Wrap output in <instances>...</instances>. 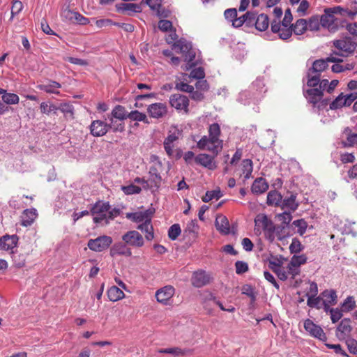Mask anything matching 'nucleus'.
<instances>
[{
	"label": "nucleus",
	"instance_id": "f257e3e1",
	"mask_svg": "<svg viewBox=\"0 0 357 357\" xmlns=\"http://www.w3.org/2000/svg\"><path fill=\"white\" fill-rule=\"evenodd\" d=\"M356 14L357 10L351 11L340 6L325 8L324 13L320 17L321 25L328 31L335 32L338 29L339 26H342V20L337 17V15L342 17H353Z\"/></svg>",
	"mask_w": 357,
	"mask_h": 357
},
{
	"label": "nucleus",
	"instance_id": "f03ea898",
	"mask_svg": "<svg viewBox=\"0 0 357 357\" xmlns=\"http://www.w3.org/2000/svg\"><path fill=\"white\" fill-rule=\"evenodd\" d=\"M279 227L275 228L273 221L264 213H259L255 218V228L254 231L255 234L260 235L262 232L264 233L265 237L271 242L275 240V236L278 240L282 241L287 234H280Z\"/></svg>",
	"mask_w": 357,
	"mask_h": 357
},
{
	"label": "nucleus",
	"instance_id": "7ed1b4c3",
	"mask_svg": "<svg viewBox=\"0 0 357 357\" xmlns=\"http://www.w3.org/2000/svg\"><path fill=\"white\" fill-rule=\"evenodd\" d=\"M121 212L120 208H111L109 204L104 202H98L91 208V215L93 222L101 225H107L110 220L119 216Z\"/></svg>",
	"mask_w": 357,
	"mask_h": 357
},
{
	"label": "nucleus",
	"instance_id": "20e7f679",
	"mask_svg": "<svg viewBox=\"0 0 357 357\" xmlns=\"http://www.w3.org/2000/svg\"><path fill=\"white\" fill-rule=\"evenodd\" d=\"M342 60L333 54H331L328 57L324 59H318L312 63V67L308 70L307 73V84L310 87L317 86L319 82V77L321 72L325 70L329 62H342Z\"/></svg>",
	"mask_w": 357,
	"mask_h": 357
},
{
	"label": "nucleus",
	"instance_id": "39448f33",
	"mask_svg": "<svg viewBox=\"0 0 357 357\" xmlns=\"http://www.w3.org/2000/svg\"><path fill=\"white\" fill-rule=\"evenodd\" d=\"M266 91L264 80L257 78L248 90L243 91L239 93L237 100L243 105L255 103L262 98L263 93Z\"/></svg>",
	"mask_w": 357,
	"mask_h": 357
},
{
	"label": "nucleus",
	"instance_id": "423d86ee",
	"mask_svg": "<svg viewBox=\"0 0 357 357\" xmlns=\"http://www.w3.org/2000/svg\"><path fill=\"white\" fill-rule=\"evenodd\" d=\"M151 165L149 171L148 183L152 190H158L162 183L160 172L162 169V164L158 156L151 155L150 157Z\"/></svg>",
	"mask_w": 357,
	"mask_h": 357
},
{
	"label": "nucleus",
	"instance_id": "0eeeda50",
	"mask_svg": "<svg viewBox=\"0 0 357 357\" xmlns=\"http://www.w3.org/2000/svg\"><path fill=\"white\" fill-rule=\"evenodd\" d=\"M174 50L177 52L183 54L184 56V61L188 66L186 67V70L192 68L197 63V60L195 59L196 52L192 48L191 43L187 41L184 38H181L174 44Z\"/></svg>",
	"mask_w": 357,
	"mask_h": 357
},
{
	"label": "nucleus",
	"instance_id": "6e6552de",
	"mask_svg": "<svg viewBox=\"0 0 357 357\" xmlns=\"http://www.w3.org/2000/svg\"><path fill=\"white\" fill-rule=\"evenodd\" d=\"M329 82L327 79L320 80L318 83L319 87H312V89H307L304 92L305 98L308 101L313 105L314 107L320 108L321 106H324L325 104L324 102H320L323 96L324 91H327Z\"/></svg>",
	"mask_w": 357,
	"mask_h": 357
},
{
	"label": "nucleus",
	"instance_id": "1a4fd4ad",
	"mask_svg": "<svg viewBox=\"0 0 357 357\" xmlns=\"http://www.w3.org/2000/svg\"><path fill=\"white\" fill-rule=\"evenodd\" d=\"M197 146L200 150H206L218 155L222 149L223 141L204 135L197 142Z\"/></svg>",
	"mask_w": 357,
	"mask_h": 357
},
{
	"label": "nucleus",
	"instance_id": "9d476101",
	"mask_svg": "<svg viewBox=\"0 0 357 357\" xmlns=\"http://www.w3.org/2000/svg\"><path fill=\"white\" fill-rule=\"evenodd\" d=\"M333 45L340 52H333L332 54L335 56H347L349 53L354 52L356 48V43L351 38H344L333 42Z\"/></svg>",
	"mask_w": 357,
	"mask_h": 357
},
{
	"label": "nucleus",
	"instance_id": "9b49d317",
	"mask_svg": "<svg viewBox=\"0 0 357 357\" xmlns=\"http://www.w3.org/2000/svg\"><path fill=\"white\" fill-rule=\"evenodd\" d=\"M271 29L272 33L278 34V38L281 40H287L292 35V26L284 25L276 20L272 21Z\"/></svg>",
	"mask_w": 357,
	"mask_h": 357
},
{
	"label": "nucleus",
	"instance_id": "f8f14e48",
	"mask_svg": "<svg viewBox=\"0 0 357 357\" xmlns=\"http://www.w3.org/2000/svg\"><path fill=\"white\" fill-rule=\"evenodd\" d=\"M217 155L213 154V155L207 153H199L195 158V162L197 165H199L204 168L209 170H214L217 168V162L215 158Z\"/></svg>",
	"mask_w": 357,
	"mask_h": 357
},
{
	"label": "nucleus",
	"instance_id": "ddd939ff",
	"mask_svg": "<svg viewBox=\"0 0 357 357\" xmlns=\"http://www.w3.org/2000/svg\"><path fill=\"white\" fill-rule=\"evenodd\" d=\"M304 328L311 336L317 338L319 340L326 341L327 340L324 330L309 319L305 321Z\"/></svg>",
	"mask_w": 357,
	"mask_h": 357
},
{
	"label": "nucleus",
	"instance_id": "4468645a",
	"mask_svg": "<svg viewBox=\"0 0 357 357\" xmlns=\"http://www.w3.org/2000/svg\"><path fill=\"white\" fill-rule=\"evenodd\" d=\"M112 243V239L108 236H100L95 239H91V250L102 252L107 250Z\"/></svg>",
	"mask_w": 357,
	"mask_h": 357
},
{
	"label": "nucleus",
	"instance_id": "2eb2a0df",
	"mask_svg": "<svg viewBox=\"0 0 357 357\" xmlns=\"http://www.w3.org/2000/svg\"><path fill=\"white\" fill-rule=\"evenodd\" d=\"M18 242V237L17 235H5L0 238V250H10L12 257L14 259L16 257L13 249L17 247Z\"/></svg>",
	"mask_w": 357,
	"mask_h": 357
},
{
	"label": "nucleus",
	"instance_id": "dca6fc26",
	"mask_svg": "<svg viewBox=\"0 0 357 357\" xmlns=\"http://www.w3.org/2000/svg\"><path fill=\"white\" fill-rule=\"evenodd\" d=\"M174 293L175 289L172 286H165L156 291L155 298L158 302L163 305H168Z\"/></svg>",
	"mask_w": 357,
	"mask_h": 357
},
{
	"label": "nucleus",
	"instance_id": "f3484780",
	"mask_svg": "<svg viewBox=\"0 0 357 357\" xmlns=\"http://www.w3.org/2000/svg\"><path fill=\"white\" fill-rule=\"evenodd\" d=\"M142 2L149 6L152 12L159 17H167L169 11L162 5V0H142Z\"/></svg>",
	"mask_w": 357,
	"mask_h": 357
},
{
	"label": "nucleus",
	"instance_id": "a211bd4d",
	"mask_svg": "<svg viewBox=\"0 0 357 357\" xmlns=\"http://www.w3.org/2000/svg\"><path fill=\"white\" fill-rule=\"evenodd\" d=\"M169 103L172 107L177 110L188 111L189 100L187 96L181 94H173L169 98Z\"/></svg>",
	"mask_w": 357,
	"mask_h": 357
},
{
	"label": "nucleus",
	"instance_id": "6ab92c4d",
	"mask_svg": "<svg viewBox=\"0 0 357 357\" xmlns=\"http://www.w3.org/2000/svg\"><path fill=\"white\" fill-rule=\"evenodd\" d=\"M147 112L151 117L160 119L167 114V107L162 102L153 103L148 107Z\"/></svg>",
	"mask_w": 357,
	"mask_h": 357
},
{
	"label": "nucleus",
	"instance_id": "aec40b11",
	"mask_svg": "<svg viewBox=\"0 0 357 357\" xmlns=\"http://www.w3.org/2000/svg\"><path fill=\"white\" fill-rule=\"evenodd\" d=\"M122 239L126 243L132 246L142 247L144 245L142 236L135 230L128 231L123 236Z\"/></svg>",
	"mask_w": 357,
	"mask_h": 357
},
{
	"label": "nucleus",
	"instance_id": "412c9836",
	"mask_svg": "<svg viewBox=\"0 0 357 357\" xmlns=\"http://www.w3.org/2000/svg\"><path fill=\"white\" fill-rule=\"evenodd\" d=\"M209 281V275L204 271L194 272L191 278L192 284L198 288L207 284Z\"/></svg>",
	"mask_w": 357,
	"mask_h": 357
},
{
	"label": "nucleus",
	"instance_id": "4be33fe9",
	"mask_svg": "<svg viewBox=\"0 0 357 357\" xmlns=\"http://www.w3.org/2000/svg\"><path fill=\"white\" fill-rule=\"evenodd\" d=\"M37 217L38 212L36 208L25 209L21 215V225L24 227L31 226Z\"/></svg>",
	"mask_w": 357,
	"mask_h": 357
},
{
	"label": "nucleus",
	"instance_id": "5701e85b",
	"mask_svg": "<svg viewBox=\"0 0 357 357\" xmlns=\"http://www.w3.org/2000/svg\"><path fill=\"white\" fill-rule=\"evenodd\" d=\"M116 10L122 13L129 15L141 11V6L137 3L130 2H123L116 6Z\"/></svg>",
	"mask_w": 357,
	"mask_h": 357
},
{
	"label": "nucleus",
	"instance_id": "b1692460",
	"mask_svg": "<svg viewBox=\"0 0 357 357\" xmlns=\"http://www.w3.org/2000/svg\"><path fill=\"white\" fill-rule=\"evenodd\" d=\"M108 130V126L102 121H93L91 123V134L94 136H103Z\"/></svg>",
	"mask_w": 357,
	"mask_h": 357
},
{
	"label": "nucleus",
	"instance_id": "393cba45",
	"mask_svg": "<svg viewBox=\"0 0 357 357\" xmlns=\"http://www.w3.org/2000/svg\"><path fill=\"white\" fill-rule=\"evenodd\" d=\"M190 351V350L188 349H182L178 347H167L158 350L160 354H170L172 357H182Z\"/></svg>",
	"mask_w": 357,
	"mask_h": 357
},
{
	"label": "nucleus",
	"instance_id": "a878e982",
	"mask_svg": "<svg viewBox=\"0 0 357 357\" xmlns=\"http://www.w3.org/2000/svg\"><path fill=\"white\" fill-rule=\"evenodd\" d=\"M268 189V183L262 177L257 178L251 187L252 193L259 195L265 192Z\"/></svg>",
	"mask_w": 357,
	"mask_h": 357
},
{
	"label": "nucleus",
	"instance_id": "bb28decb",
	"mask_svg": "<svg viewBox=\"0 0 357 357\" xmlns=\"http://www.w3.org/2000/svg\"><path fill=\"white\" fill-rule=\"evenodd\" d=\"M215 225L218 231L222 234L229 233V223L226 216L218 215L215 218Z\"/></svg>",
	"mask_w": 357,
	"mask_h": 357
},
{
	"label": "nucleus",
	"instance_id": "cd10ccee",
	"mask_svg": "<svg viewBox=\"0 0 357 357\" xmlns=\"http://www.w3.org/2000/svg\"><path fill=\"white\" fill-rule=\"evenodd\" d=\"M61 87V84L56 81L50 80L46 84H41L37 86V88L41 91H44L47 93L59 95V89Z\"/></svg>",
	"mask_w": 357,
	"mask_h": 357
},
{
	"label": "nucleus",
	"instance_id": "c85d7f7f",
	"mask_svg": "<svg viewBox=\"0 0 357 357\" xmlns=\"http://www.w3.org/2000/svg\"><path fill=\"white\" fill-rule=\"evenodd\" d=\"M350 323L351 321L349 319H344L340 321L337 328V336L339 338H344L350 333L351 331Z\"/></svg>",
	"mask_w": 357,
	"mask_h": 357
},
{
	"label": "nucleus",
	"instance_id": "c756f323",
	"mask_svg": "<svg viewBox=\"0 0 357 357\" xmlns=\"http://www.w3.org/2000/svg\"><path fill=\"white\" fill-rule=\"evenodd\" d=\"M144 222L139 225L137 228L142 232L145 233V237L148 241H151L153 238V229L151 225V221L148 217L144 220Z\"/></svg>",
	"mask_w": 357,
	"mask_h": 357
},
{
	"label": "nucleus",
	"instance_id": "7c9ffc66",
	"mask_svg": "<svg viewBox=\"0 0 357 357\" xmlns=\"http://www.w3.org/2000/svg\"><path fill=\"white\" fill-rule=\"evenodd\" d=\"M269 18L267 15L261 13L256 15L255 26L260 31L266 30L269 26Z\"/></svg>",
	"mask_w": 357,
	"mask_h": 357
},
{
	"label": "nucleus",
	"instance_id": "2f4dec72",
	"mask_svg": "<svg viewBox=\"0 0 357 357\" xmlns=\"http://www.w3.org/2000/svg\"><path fill=\"white\" fill-rule=\"evenodd\" d=\"M201 299L204 309L211 312L212 310L211 303H214L216 298L211 292L206 291L201 294Z\"/></svg>",
	"mask_w": 357,
	"mask_h": 357
},
{
	"label": "nucleus",
	"instance_id": "473e14b6",
	"mask_svg": "<svg viewBox=\"0 0 357 357\" xmlns=\"http://www.w3.org/2000/svg\"><path fill=\"white\" fill-rule=\"evenodd\" d=\"M130 250L126 247V245L122 243L115 244L110 249V255L112 257H115L116 255L130 256Z\"/></svg>",
	"mask_w": 357,
	"mask_h": 357
},
{
	"label": "nucleus",
	"instance_id": "72a5a7b5",
	"mask_svg": "<svg viewBox=\"0 0 357 357\" xmlns=\"http://www.w3.org/2000/svg\"><path fill=\"white\" fill-rule=\"evenodd\" d=\"M281 206L282 209H288L291 211H296L298 206L296 202V195H291L289 197L284 198L281 202Z\"/></svg>",
	"mask_w": 357,
	"mask_h": 357
},
{
	"label": "nucleus",
	"instance_id": "f704fd0d",
	"mask_svg": "<svg viewBox=\"0 0 357 357\" xmlns=\"http://www.w3.org/2000/svg\"><path fill=\"white\" fill-rule=\"evenodd\" d=\"M321 296L323 300V303H328L335 305L337 303V294L335 290H324L321 294Z\"/></svg>",
	"mask_w": 357,
	"mask_h": 357
},
{
	"label": "nucleus",
	"instance_id": "c9c22d12",
	"mask_svg": "<svg viewBox=\"0 0 357 357\" xmlns=\"http://www.w3.org/2000/svg\"><path fill=\"white\" fill-rule=\"evenodd\" d=\"M107 296L111 301L114 302L122 299L125 294L121 289L116 286H112L108 289Z\"/></svg>",
	"mask_w": 357,
	"mask_h": 357
},
{
	"label": "nucleus",
	"instance_id": "e433bc0d",
	"mask_svg": "<svg viewBox=\"0 0 357 357\" xmlns=\"http://www.w3.org/2000/svg\"><path fill=\"white\" fill-rule=\"evenodd\" d=\"M128 113L124 107L121 105H116L112 109V115L114 119H116L119 121H123L128 119Z\"/></svg>",
	"mask_w": 357,
	"mask_h": 357
},
{
	"label": "nucleus",
	"instance_id": "4c0bfd02",
	"mask_svg": "<svg viewBox=\"0 0 357 357\" xmlns=\"http://www.w3.org/2000/svg\"><path fill=\"white\" fill-rule=\"evenodd\" d=\"M241 170L242 174L244 175V178L245 180L250 178L253 171L252 160L250 159L243 160L241 162Z\"/></svg>",
	"mask_w": 357,
	"mask_h": 357
},
{
	"label": "nucleus",
	"instance_id": "58836bf2",
	"mask_svg": "<svg viewBox=\"0 0 357 357\" xmlns=\"http://www.w3.org/2000/svg\"><path fill=\"white\" fill-rule=\"evenodd\" d=\"M344 134L347 135V141L343 142L344 147H351L357 144V134L352 133L349 128H346Z\"/></svg>",
	"mask_w": 357,
	"mask_h": 357
},
{
	"label": "nucleus",
	"instance_id": "ea45409f",
	"mask_svg": "<svg viewBox=\"0 0 357 357\" xmlns=\"http://www.w3.org/2000/svg\"><path fill=\"white\" fill-rule=\"evenodd\" d=\"M282 202V195L276 190L270 191L267 195V204L269 206H278Z\"/></svg>",
	"mask_w": 357,
	"mask_h": 357
},
{
	"label": "nucleus",
	"instance_id": "a19ab883",
	"mask_svg": "<svg viewBox=\"0 0 357 357\" xmlns=\"http://www.w3.org/2000/svg\"><path fill=\"white\" fill-rule=\"evenodd\" d=\"M307 29V20L305 19L298 20L292 27V33L296 35H301Z\"/></svg>",
	"mask_w": 357,
	"mask_h": 357
},
{
	"label": "nucleus",
	"instance_id": "79ce46f5",
	"mask_svg": "<svg viewBox=\"0 0 357 357\" xmlns=\"http://www.w3.org/2000/svg\"><path fill=\"white\" fill-rule=\"evenodd\" d=\"M128 119L135 121H142L145 123H149L146 115L138 110H133L128 113Z\"/></svg>",
	"mask_w": 357,
	"mask_h": 357
},
{
	"label": "nucleus",
	"instance_id": "37998d69",
	"mask_svg": "<svg viewBox=\"0 0 357 357\" xmlns=\"http://www.w3.org/2000/svg\"><path fill=\"white\" fill-rule=\"evenodd\" d=\"M271 264L274 266V267H272V268L280 280L284 281L288 278L289 275L288 274L287 268H284V267L274 262L271 263Z\"/></svg>",
	"mask_w": 357,
	"mask_h": 357
},
{
	"label": "nucleus",
	"instance_id": "c03bdc74",
	"mask_svg": "<svg viewBox=\"0 0 357 357\" xmlns=\"http://www.w3.org/2000/svg\"><path fill=\"white\" fill-rule=\"evenodd\" d=\"M147 211H151V210H147L146 212H136V213H127L126 217L128 219L132 220L136 222H140L144 221L147 218Z\"/></svg>",
	"mask_w": 357,
	"mask_h": 357
},
{
	"label": "nucleus",
	"instance_id": "a18cd8bd",
	"mask_svg": "<svg viewBox=\"0 0 357 357\" xmlns=\"http://www.w3.org/2000/svg\"><path fill=\"white\" fill-rule=\"evenodd\" d=\"M2 100L4 103L8 105H15L20 101L19 96L13 93H7L2 96Z\"/></svg>",
	"mask_w": 357,
	"mask_h": 357
},
{
	"label": "nucleus",
	"instance_id": "49530a36",
	"mask_svg": "<svg viewBox=\"0 0 357 357\" xmlns=\"http://www.w3.org/2000/svg\"><path fill=\"white\" fill-rule=\"evenodd\" d=\"M322 298L321 296H310L307 298V304L312 308L321 309L322 308Z\"/></svg>",
	"mask_w": 357,
	"mask_h": 357
},
{
	"label": "nucleus",
	"instance_id": "de8ad7c7",
	"mask_svg": "<svg viewBox=\"0 0 357 357\" xmlns=\"http://www.w3.org/2000/svg\"><path fill=\"white\" fill-rule=\"evenodd\" d=\"M307 29L310 31H318L321 25L320 18L317 16L311 17L307 21Z\"/></svg>",
	"mask_w": 357,
	"mask_h": 357
},
{
	"label": "nucleus",
	"instance_id": "09e8293b",
	"mask_svg": "<svg viewBox=\"0 0 357 357\" xmlns=\"http://www.w3.org/2000/svg\"><path fill=\"white\" fill-rule=\"evenodd\" d=\"M344 96L343 93L340 94L330 105L331 109H337L344 106H347L346 101H344Z\"/></svg>",
	"mask_w": 357,
	"mask_h": 357
},
{
	"label": "nucleus",
	"instance_id": "8fccbe9b",
	"mask_svg": "<svg viewBox=\"0 0 357 357\" xmlns=\"http://www.w3.org/2000/svg\"><path fill=\"white\" fill-rule=\"evenodd\" d=\"M109 127L114 132H122L125 130V124L123 121L112 118Z\"/></svg>",
	"mask_w": 357,
	"mask_h": 357
},
{
	"label": "nucleus",
	"instance_id": "3c124183",
	"mask_svg": "<svg viewBox=\"0 0 357 357\" xmlns=\"http://www.w3.org/2000/svg\"><path fill=\"white\" fill-rule=\"evenodd\" d=\"M292 225L297 228V233L303 236L307 229V224L303 219L294 220Z\"/></svg>",
	"mask_w": 357,
	"mask_h": 357
},
{
	"label": "nucleus",
	"instance_id": "603ef678",
	"mask_svg": "<svg viewBox=\"0 0 357 357\" xmlns=\"http://www.w3.org/2000/svg\"><path fill=\"white\" fill-rule=\"evenodd\" d=\"M181 233V229L180 225L178 224H174L168 230V236L171 240L174 241L178 237Z\"/></svg>",
	"mask_w": 357,
	"mask_h": 357
},
{
	"label": "nucleus",
	"instance_id": "864d4df0",
	"mask_svg": "<svg viewBox=\"0 0 357 357\" xmlns=\"http://www.w3.org/2000/svg\"><path fill=\"white\" fill-rule=\"evenodd\" d=\"M122 191L128 195L139 194L142 191V188L135 184H130L126 186H121Z\"/></svg>",
	"mask_w": 357,
	"mask_h": 357
},
{
	"label": "nucleus",
	"instance_id": "5fc2aeb1",
	"mask_svg": "<svg viewBox=\"0 0 357 357\" xmlns=\"http://www.w3.org/2000/svg\"><path fill=\"white\" fill-rule=\"evenodd\" d=\"M291 265L292 266H300L305 264L307 261V257L305 255H294L291 259Z\"/></svg>",
	"mask_w": 357,
	"mask_h": 357
},
{
	"label": "nucleus",
	"instance_id": "6e6d98bb",
	"mask_svg": "<svg viewBox=\"0 0 357 357\" xmlns=\"http://www.w3.org/2000/svg\"><path fill=\"white\" fill-rule=\"evenodd\" d=\"M220 128L218 123H213L209 126L208 128V137L214 138L215 139H220Z\"/></svg>",
	"mask_w": 357,
	"mask_h": 357
},
{
	"label": "nucleus",
	"instance_id": "4d7b16f0",
	"mask_svg": "<svg viewBox=\"0 0 357 357\" xmlns=\"http://www.w3.org/2000/svg\"><path fill=\"white\" fill-rule=\"evenodd\" d=\"M221 196L222 194L220 190L207 191L206 195L202 197V201L204 202H208L213 199H218Z\"/></svg>",
	"mask_w": 357,
	"mask_h": 357
},
{
	"label": "nucleus",
	"instance_id": "13d9d810",
	"mask_svg": "<svg viewBox=\"0 0 357 357\" xmlns=\"http://www.w3.org/2000/svg\"><path fill=\"white\" fill-rule=\"evenodd\" d=\"M59 109L63 112L66 117H73V106L68 103H61L59 107Z\"/></svg>",
	"mask_w": 357,
	"mask_h": 357
},
{
	"label": "nucleus",
	"instance_id": "bf43d9fd",
	"mask_svg": "<svg viewBox=\"0 0 357 357\" xmlns=\"http://www.w3.org/2000/svg\"><path fill=\"white\" fill-rule=\"evenodd\" d=\"M303 247L299 240L294 238L289 245V250L291 253H298L302 251Z\"/></svg>",
	"mask_w": 357,
	"mask_h": 357
},
{
	"label": "nucleus",
	"instance_id": "052dcab7",
	"mask_svg": "<svg viewBox=\"0 0 357 357\" xmlns=\"http://www.w3.org/2000/svg\"><path fill=\"white\" fill-rule=\"evenodd\" d=\"M61 16H62V17H63L66 20H68V21H69V22H70L72 23H74L75 17L76 16L79 17V13H77V12L73 11V10H68V9H65L62 12Z\"/></svg>",
	"mask_w": 357,
	"mask_h": 357
},
{
	"label": "nucleus",
	"instance_id": "680f3d73",
	"mask_svg": "<svg viewBox=\"0 0 357 357\" xmlns=\"http://www.w3.org/2000/svg\"><path fill=\"white\" fill-rule=\"evenodd\" d=\"M236 273L238 275L245 273L248 271V264L243 261H237L235 263Z\"/></svg>",
	"mask_w": 357,
	"mask_h": 357
},
{
	"label": "nucleus",
	"instance_id": "e2e57ef3",
	"mask_svg": "<svg viewBox=\"0 0 357 357\" xmlns=\"http://www.w3.org/2000/svg\"><path fill=\"white\" fill-rule=\"evenodd\" d=\"M225 17L227 20L231 22L233 25L234 20L237 17V10L236 8H229L225 10Z\"/></svg>",
	"mask_w": 357,
	"mask_h": 357
},
{
	"label": "nucleus",
	"instance_id": "0e129e2a",
	"mask_svg": "<svg viewBox=\"0 0 357 357\" xmlns=\"http://www.w3.org/2000/svg\"><path fill=\"white\" fill-rule=\"evenodd\" d=\"M190 77L197 79H204L205 77V73L203 68L199 67L192 70Z\"/></svg>",
	"mask_w": 357,
	"mask_h": 357
},
{
	"label": "nucleus",
	"instance_id": "69168bd1",
	"mask_svg": "<svg viewBox=\"0 0 357 357\" xmlns=\"http://www.w3.org/2000/svg\"><path fill=\"white\" fill-rule=\"evenodd\" d=\"M23 9V3L20 0L13 1V6L11 8V15L12 17L19 14Z\"/></svg>",
	"mask_w": 357,
	"mask_h": 357
},
{
	"label": "nucleus",
	"instance_id": "338daca9",
	"mask_svg": "<svg viewBox=\"0 0 357 357\" xmlns=\"http://www.w3.org/2000/svg\"><path fill=\"white\" fill-rule=\"evenodd\" d=\"M356 307V302L352 296H348L342 303V307L346 311L352 310Z\"/></svg>",
	"mask_w": 357,
	"mask_h": 357
},
{
	"label": "nucleus",
	"instance_id": "774afa93",
	"mask_svg": "<svg viewBox=\"0 0 357 357\" xmlns=\"http://www.w3.org/2000/svg\"><path fill=\"white\" fill-rule=\"evenodd\" d=\"M158 28L164 32L171 31L172 29V23L169 20H161L158 22Z\"/></svg>",
	"mask_w": 357,
	"mask_h": 357
}]
</instances>
